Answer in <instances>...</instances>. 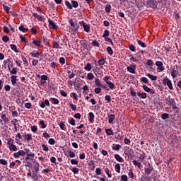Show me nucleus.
Masks as SVG:
<instances>
[{
  "mask_svg": "<svg viewBox=\"0 0 181 181\" xmlns=\"http://www.w3.org/2000/svg\"><path fill=\"white\" fill-rule=\"evenodd\" d=\"M69 23L72 28V29L71 30V32H72V33H76V32H78L80 25H78V22H74L73 19L70 18L69 20Z\"/></svg>",
  "mask_w": 181,
  "mask_h": 181,
  "instance_id": "nucleus-1",
  "label": "nucleus"
},
{
  "mask_svg": "<svg viewBox=\"0 0 181 181\" xmlns=\"http://www.w3.org/2000/svg\"><path fill=\"white\" fill-rule=\"evenodd\" d=\"M35 165L33 167V169L35 170V171H33V175L32 177L33 179H37L38 176H37V173H39V168L40 167V165L39 164V163H36V161H35Z\"/></svg>",
  "mask_w": 181,
  "mask_h": 181,
  "instance_id": "nucleus-2",
  "label": "nucleus"
},
{
  "mask_svg": "<svg viewBox=\"0 0 181 181\" xmlns=\"http://www.w3.org/2000/svg\"><path fill=\"white\" fill-rule=\"evenodd\" d=\"M25 155H26V157L25 158V160H33L35 159V153H30V150L29 148H25Z\"/></svg>",
  "mask_w": 181,
  "mask_h": 181,
  "instance_id": "nucleus-3",
  "label": "nucleus"
},
{
  "mask_svg": "<svg viewBox=\"0 0 181 181\" xmlns=\"http://www.w3.org/2000/svg\"><path fill=\"white\" fill-rule=\"evenodd\" d=\"M147 5L149 8L156 9L158 8V2L155 0H147Z\"/></svg>",
  "mask_w": 181,
  "mask_h": 181,
  "instance_id": "nucleus-4",
  "label": "nucleus"
},
{
  "mask_svg": "<svg viewBox=\"0 0 181 181\" xmlns=\"http://www.w3.org/2000/svg\"><path fill=\"white\" fill-rule=\"evenodd\" d=\"M163 84L164 86H168V87L170 90H173V86L172 85V81H170L169 78H164Z\"/></svg>",
  "mask_w": 181,
  "mask_h": 181,
  "instance_id": "nucleus-5",
  "label": "nucleus"
},
{
  "mask_svg": "<svg viewBox=\"0 0 181 181\" xmlns=\"http://www.w3.org/2000/svg\"><path fill=\"white\" fill-rule=\"evenodd\" d=\"M146 175H151L152 171L153 170V166L151 165L149 163L147 164L146 167L144 168Z\"/></svg>",
  "mask_w": 181,
  "mask_h": 181,
  "instance_id": "nucleus-6",
  "label": "nucleus"
},
{
  "mask_svg": "<svg viewBox=\"0 0 181 181\" xmlns=\"http://www.w3.org/2000/svg\"><path fill=\"white\" fill-rule=\"evenodd\" d=\"M165 101L166 104L168 105L170 107H172V105H174V104H176V102H175V99L170 97L165 98Z\"/></svg>",
  "mask_w": 181,
  "mask_h": 181,
  "instance_id": "nucleus-7",
  "label": "nucleus"
},
{
  "mask_svg": "<svg viewBox=\"0 0 181 181\" xmlns=\"http://www.w3.org/2000/svg\"><path fill=\"white\" fill-rule=\"evenodd\" d=\"M13 156L16 159H17V158H19V156H25V151L23 150H20L18 152L14 153Z\"/></svg>",
  "mask_w": 181,
  "mask_h": 181,
  "instance_id": "nucleus-8",
  "label": "nucleus"
},
{
  "mask_svg": "<svg viewBox=\"0 0 181 181\" xmlns=\"http://www.w3.org/2000/svg\"><path fill=\"white\" fill-rule=\"evenodd\" d=\"M156 66L158 67V69L160 70V71H163V70H165V66H163V62L160 61H157L156 62Z\"/></svg>",
  "mask_w": 181,
  "mask_h": 181,
  "instance_id": "nucleus-9",
  "label": "nucleus"
},
{
  "mask_svg": "<svg viewBox=\"0 0 181 181\" xmlns=\"http://www.w3.org/2000/svg\"><path fill=\"white\" fill-rule=\"evenodd\" d=\"M127 71L132 73V74H135V70L136 69V65H131L130 66H127Z\"/></svg>",
  "mask_w": 181,
  "mask_h": 181,
  "instance_id": "nucleus-10",
  "label": "nucleus"
},
{
  "mask_svg": "<svg viewBox=\"0 0 181 181\" xmlns=\"http://www.w3.org/2000/svg\"><path fill=\"white\" fill-rule=\"evenodd\" d=\"M143 88L146 93H150V94H155V90L153 89L149 88L146 85H143Z\"/></svg>",
  "mask_w": 181,
  "mask_h": 181,
  "instance_id": "nucleus-11",
  "label": "nucleus"
},
{
  "mask_svg": "<svg viewBox=\"0 0 181 181\" xmlns=\"http://www.w3.org/2000/svg\"><path fill=\"white\" fill-rule=\"evenodd\" d=\"M48 23H49V27L50 28H52L54 30H56L57 29V25H56V24L54 23V22H53V21L49 19Z\"/></svg>",
  "mask_w": 181,
  "mask_h": 181,
  "instance_id": "nucleus-12",
  "label": "nucleus"
},
{
  "mask_svg": "<svg viewBox=\"0 0 181 181\" xmlns=\"http://www.w3.org/2000/svg\"><path fill=\"white\" fill-rule=\"evenodd\" d=\"M23 138L25 139V141H26V142H30V141H32V134H23Z\"/></svg>",
  "mask_w": 181,
  "mask_h": 181,
  "instance_id": "nucleus-13",
  "label": "nucleus"
},
{
  "mask_svg": "<svg viewBox=\"0 0 181 181\" xmlns=\"http://www.w3.org/2000/svg\"><path fill=\"white\" fill-rule=\"evenodd\" d=\"M46 105L47 107H50V103L47 99H46L44 102H42L41 104L40 105V107H41V108H45Z\"/></svg>",
  "mask_w": 181,
  "mask_h": 181,
  "instance_id": "nucleus-14",
  "label": "nucleus"
},
{
  "mask_svg": "<svg viewBox=\"0 0 181 181\" xmlns=\"http://www.w3.org/2000/svg\"><path fill=\"white\" fill-rule=\"evenodd\" d=\"M171 76L173 78H176L179 76V71L173 68L171 71Z\"/></svg>",
  "mask_w": 181,
  "mask_h": 181,
  "instance_id": "nucleus-15",
  "label": "nucleus"
},
{
  "mask_svg": "<svg viewBox=\"0 0 181 181\" xmlns=\"http://www.w3.org/2000/svg\"><path fill=\"white\" fill-rule=\"evenodd\" d=\"M39 56H40V54L39 53V52L34 50L32 53H31V57H35L36 59H39Z\"/></svg>",
  "mask_w": 181,
  "mask_h": 181,
  "instance_id": "nucleus-16",
  "label": "nucleus"
},
{
  "mask_svg": "<svg viewBox=\"0 0 181 181\" xmlns=\"http://www.w3.org/2000/svg\"><path fill=\"white\" fill-rule=\"evenodd\" d=\"M108 118H109V120H108L109 124H112V122H114V119H115V115H109Z\"/></svg>",
  "mask_w": 181,
  "mask_h": 181,
  "instance_id": "nucleus-17",
  "label": "nucleus"
},
{
  "mask_svg": "<svg viewBox=\"0 0 181 181\" xmlns=\"http://www.w3.org/2000/svg\"><path fill=\"white\" fill-rule=\"evenodd\" d=\"M133 164L134 166H137L139 169H142V164L138 162L136 160H133Z\"/></svg>",
  "mask_w": 181,
  "mask_h": 181,
  "instance_id": "nucleus-18",
  "label": "nucleus"
},
{
  "mask_svg": "<svg viewBox=\"0 0 181 181\" xmlns=\"http://www.w3.org/2000/svg\"><path fill=\"white\" fill-rule=\"evenodd\" d=\"M9 150L13 152H16L18 151V147L15 146V144H11V146H8Z\"/></svg>",
  "mask_w": 181,
  "mask_h": 181,
  "instance_id": "nucleus-19",
  "label": "nucleus"
},
{
  "mask_svg": "<svg viewBox=\"0 0 181 181\" xmlns=\"http://www.w3.org/2000/svg\"><path fill=\"white\" fill-rule=\"evenodd\" d=\"M18 79H17L16 76L13 75V76H11V81L13 86H15V84H16V81Z\"/></svg>",
  "mask_w": 181,
  "mask_h": 181,
  "instance_id": "nucleus-20",
  "label": "nucleus"
},
{
  "mask_svg": "<svg viewBox=\"0 0 181 181\" xmlns=\"http://www.w3.org/2000/svg\"><path fill=\"white\" fill-rule=\"evenodd\" d=\"M21 139H22V135L21 133H18L16 137V144H19V142H21Z\"/></svg>",
  "mask_w": 181,
  "mask_h": 181,
  "instance_id": "nucleus-21",
  "label": "nucleus"
},
{
  "mask_svg": "<svg viewBox=\"0 0 181 181\" xmlns=\"http://www.w3.org/2000/svg\"><path fill=\"white\" fill-rule=\"evenodd\" d=\"M95 84L96 87H103V85H101V82L98 78H95Z\"/></svg>",
  "mask_w": 181,
  "mask_h": 181,
  "instance_id": "nucleus-22",
  "label": "nucleus"
},
{
  "mask_svg": "<svg viewBox=\"0 0 181 181\" xmlns=\"http://www.w3.org/2000/svg\"><path fill=\"white\" fill-rule=\"evenodd\" d=\"M115 159H116L117 162H122V160H124L122 157L119 156V154H115Z\"/></svg>",
  "mask_w": 181,
  "mask_h": 181,
  "instance_id": "nucleus-23",
  "label": "nucleus"
},
{
  "mask_svg": "<svg viewBox=\"0 0 181 181\" xmlns=\"http://www.w3.org/2000/svg\"><path fill=\"white\" fill-rule=\"evenodd\" d=\"M18 29L21 32H23V33H25V32H29V29L28 28H25V26H23V25H21L18 28Z\"/></svg>",
  "mask_w": 181,
  "mask_h": 181,
  "instance_id": "nucleus-24",
  "label": "nucleus"
},
{
  "mask_svg": "<svg viewBox=\"0 0 181 181\" xmlns=\"http://www.w3.org/2000/svg\"><path fill=\"white\" fill-rule=\"evenodd\" d=\"M66 153H68L70 158H76V153H74V152H73L72 151L68 150L66 151Z\"/></svg>",
  "mask_w": 181,
  "mask_h": 181,
  "instance_id": "nucleus-25",
  "label": "nucleus"
},
{
  "mask_svg": "<svg viewBox=\"0 0 181 181\" xmlns=\"http://www.w3.org/2000/svg\"><path fill=\"white\" fill-rule=\"evenodd\" d=\"M115 168L116 169V172L117 173H121V165L119 163H117L115 165Z\"/></svg>",
  "mask_w": 181,
  "mask_h": 181,
  "instance_id": "nucleus-26",
  "label": "nucleus"
},
{
  "mask_svg": "<svg viewBox=\"0 0 181 181\" xmlns=\"http://www.w3.org/2000/svg\"><path fill=\"white\" fill-rule=\"evenodd\" d=\"M99 66H104L105 64V59L102 58L98 61Z\"/></svg>",
  "mask_w": 181,
  "mask_h": 181,
  "instance_id": "nucleus-27",
  "label": "nucleus"
},
{
  "mask_svg": "<svg viewBox=\"0 0 181 181\" xmlns=\"http://www.w3.org/2000/svg\"><path fill=\"white\" fill-rule=\"evenodd\" d=\"M137 95H138V97H140V98H143V99L146 98V93H141L140 92H138Z\"/></svg>",
  "mask_w": 181,
  "mask_h": 181,
  "instance_id": "nucleus-28",
  "label": "nucleus"
},
{
  "mask_svg": "<svg viewBox=\"0 0 181 181\" xmlns=\"http://www.w3.org/2000/svg\"><path fill=\"white\" fill-rule=\"evenodd\" d=\"M49 101H51L52 104H59V103L58 99L57 98H49Z\"/></svg>",
  "mask_w": 181,
  "mask_h": 181,
  "instance_id": "nucleus-29",
  "label": "nucleus"
},
{
  "mask_svg": "<svg viewBox=\"0 0 181 181\" xmlns=\"http://www.w3.org/2000/svg\"><path fill=\"white\" fill-rule=\"evenodd\" d=\"M10 47L11 49L13 50V52H15L16 53H19V50H18V49H16V45H13V44H11L10 45Z\"/></svg>",
  "mask_w": 181,
  "mask_h": 181,
  "instance_id": "nucleus-30",
  "label": "nucleus"
},
{
  "mask_svg": "<svg viewBox=\"0 0 181 181\" xmlns=\"http://www.w3.org/2000/svg\"><path fill=\"white\" fill-rule=\"evenodd\" d=\"M105 12L107 13H110L111 12V5L110 4H107L105 6Z\"/></svg>",
  "mask_w": 181,
  "mask_h": 181,
  "instance_id": "nucleus-31",
  "label": "nucleus"
},
{
  "mask_svg": "<svg viewBox=\"0 0 181 181\" xmlns=\"http://www.w3.org/2000/svg\"><path fill=\"white\" fill-rule=\"evenodd\" d=\"M89 121L90 122H93V121H94V113L92 112H89Z\"/></svg>",
  "mask_w": 181,
  "mask_h": 181,
  "instance_id": "nucleus-32",
  "label": "nucleus"
},
{
  "mask_svg": "<svg viewBox=\"0 0 181 181\" xmlns=\"http://www.w3.org/2000/svg\"><path fill=\"white\" fill-rule=\"evenodd\" d=\"M147 76L149 77V78L151 80H152V81H155V80H156L158 78V77L156 76H153V75H152L151 74H148Z\"/></svg>",
  "mask_w": 181,
  "mask_h": 181,
  "instance_id": "nucleus-33",
  "label": "nucleus"
},
{
  "mask_svg": "<svg viewBox=\"0 0 181 181\" xmlns=\"http://www.w3.org/2000/svg\"><path fill=\"white\" fill-rule=\"evenodd\" d=\"M107 86H110V90H113V88H115V84H114V83H112L111 81L107 82Z\"/></svg>",
  "mask_w": 181,
  "mask_h": 181,
  "instance_id": "nucleus-34",
  "label": "nucleus"
},
{
  "mask_svg": "<svg viewBox=\"0 0 181 181\" xmlns=\"http://www.w3.org/2000/svg\"><path fill=\"white\" fill-rule=\"evenodd\" d=\"M105 173H106V175H107V177H109V178L112 177V175L111 174H110V169H108V168H105Z\"/></svg>",
  "mask_w": 181,
  "mask_h": 181,
  "instance_id": "nucleus-35",
  "label": "nucleus"
},
{
  "mask_svg": "<svg viewBox=\"0 0 181 181\" xmlns=\"http://www.w3.org/2000/svg\"><path fill=\"white\" fill-rule=\"evenodd\" d=\"M52 45H53L54 49H59V47H60V45H59V42H57L56 41H54L52 42Z\"/></svg>",
  "mask_w": 181,
  "mask_h": 181,
  "instance_id": "nucleus-36",
  "label": "nucleus"
},
{
  "mask_svg": "<svg viewBox=\"0 0 181 181\" xmlns=\"http://www.w3.org/2000/svg\"><path fill=\"white\" fill-rule=\"evenodd\" d=\"M107 135H114V132L111 129H105Z\"/></svg>",
  "mask_w": 181,
  "mask_h": 181,
  "instance_id": "nucleus-37",
  "label": "nucleus"
},
{
  "mask_svg": "<svg viewBox=\"0 0 181 181\" xmlns=\"http://www.w3.org/2000/svg\"><path fill=\"white\" fill-rule=\"evenodd\" d=\"M1 39L3 42H4V43H7V42H9V37H8V35L3 36Z\"/></svg>",
  "mask_w": 181,
  "mask_h": 181,
  "instance_id": "nucleus-38",
  "label": "nucleus"
},
{
  "mask_svg": "<svg viewBox=\"0 0 181 181\" xmlns=\"http://www.w3.org/2000/svg\"><path fill=\"white\" fill-rule=\"evenodd\" d=\"M107 52L110 56H112V54L114 53V52L112 51V48H111V47H107Z\"/></svg>",
  "mask_w": 181,
  "mask_h": 181,
  "instance_id": "nucleus-39",
  "label": "nucleus"
},
{
  "mask_svg": "<svg viewBox=\"0 0 181 181\" xmlns=\"http://www.w3.org/2000/svg\"><path fill=\"white\" fill-rule=\"evenodd\" d=\"M40 125H41L40 128H42V129H45V128H46V127H47V125L46 124H45L44 120H40Z\"/></svg>",
  "mask_w": 181,
  "mask_h": 181,
  "instance_id": "nucleus-40",
  "label": "nucleus"
},
{
  "mask_svg": "<svg viewBox=\"0 0 181 181\" xmlns=\"http://www.w3.org/2000/svg\"><path fill=\"white\" fill-rule=\"evenodd\" d=\"M128 176L130 177V179H134V171H132V169L129 170Z\"/></svg>",
  "mask_w": 181,
  "mask_h": 181,
  "instance_id": "nucleus-41",
  "label": "nucleus"
},
{
  "mask_svg": "<svg viewBox=\"0 0 181 181\" xmlns=\"http://www.w3.org/2000/svg\"><path fill=\"white\" fill-rule=\"evenodd\" d=\"M137 43L141 47H146V45H145V42L141 41V40H137Z\"/></svg>",
  "mask_w": 181,
  "mask_h": 181,
  "instance_id": "nucleus-42",
  "label": "nucleus"
},
{
  "mask_svg": "<svg viewBox=\"0 0 181 181\" xmlns=\"http://www.w3.org/2000/svg\"><path fill=\"white\" fill-rule=\"evenodd\" d=\"M112 148L113 149V151H119V149H121V145L116 144L115 146H112Z\"/></svg>",
  "mask_w": 181,
  "mask_h": 181,
  "instance_id": "nucleus-43",
  "label": "nucleus"
},
{
  "mask_svg": "<svg viewBox=\"0 0 181 181\" xmlns=\"http://www.w3.org/2000/svg\"><path fill=\"white\" fill-rule=\"evenodd\" d=\"M93 78H94V74H93V73H88L87 75V79L93 80Z\"/></svg>",
  "mask_w": 181,
  "mask_h": 181,
  "instance_id": "nucleus-44",
  "label": "nucleus"
},
{
  "mask_svg": "<svg viewBox=\"0 0 181 181\" xmlns=\"http://www.w3.org/2000/svg\"><path fill=\"white\" fill-rule=\"evenodd\" d=\"M108 36H110V31L108 30H105L103 35V37H108Z\"/></svg>",
  "mask_w": 181,
  "mask_h": 181,
  "instance_id": "nucleus-45",
  "label": "nucleus"
},
{
  "mask_svg": "<svg viewBox=\"0 0 181 181\" xmlns=\"http://www.w3.org/2000/svg\"><path fill=\"white\" fill-rule=\"evenodd\" d=\"M33 45H35V46H37V47H39V46H40V41L34 40L33 41Z\"/></svg>",
  "mask_w": 181,
  "mask_h": 181,
  "instance_id": "nucleus-46",
  "label": "nucleus"
},
{
  "mask_svg": "<svg viewBox=\"0 0 181 181\" xmlns=\"http://www.w3.org/2000/svg\"><path fill=\"white\" fill-rule=\"evenodd\" d=\"M85 70L90 71L91 70V64L88 63L86 66L84 67Z\"/></svg>",
  "mask_w": 181,
  "mask_h": 181,
  "instance_id": "nucleus-47",
  "label": "nucleus"
},
{
  "mask_svg": "<svg viewBox=\"0 0 181 181\" xmlns=\"http://www.w3.org/2000/svg\"><path fill=\"white\" fill-rule=\"evenodd\" d=\"M13 142H14L13 139H12V138H10L7 141V145L8 146H11V145H13Z\"/></svg>",
  "mask_w": 181,
  "mask_h": 181,
  "instance_id": "nucleus-48",
  "label": "nucleus"
},
{
  "mask_svg": "<svg viewBox=\"0 0 181 181\" xmlns=\"http://www.w3.org/2000/svg\"><path fill=\"white\" fill-rule=\"evenodd\" d=\"M161 118H162V119H168V118H169V114H168V113H163V114L161 115Z\"/></svg>",
  "mask_w": 181,
  "mask_h": 181,
  "instance_id": "nucleus-49",
  "label": "nucleus"
},
{
  "mask_svg": "<svg viewBox=\"0 0 181 181\" xmlns=\"http://www.w3.org/2000/svg\"><path fill=\"white\" fill-rule=\"evenodd\" d=\"M71 170L74 175H77V173L80 172V170L78 168H73Z\"/></svg>",
  "mask_w": 181,
  "mask_h": 181,
  "instance_id": "nucleus-50",
  "label": "nucleus"
},
{
  "mask_svg": "<svg viewBox=\"0 0 181 181\" xmlns=\"http://www.w3.org/2000/svg\"><path fill=\"white\" fill-rule=\"evenodd\" d=\"M11 74H17L18 69L16 67H13L12 70L10 71Z\"/></svg>",
  "mask_w": 181,
  "mask_h": 181,
  "instance_id": "nucleus-51",
  "label": "nucleus"
},
{
  "mask_svg": "<svg viewBox=\"0 0 181 181\" xmlns=\"http://www.w3.org/2000/svg\"><path fill=\"white\" fill-rule=\"evenodd\" d=\"M83 29L85 30V32H90V25H83Z\"/></svg>",
  "mask_w": 181,
  "mask_h": 181,
  "instance_id": "nucleus-52",
  "label": "nucleus"
},
{
  "mask_svg": "<svg viewBox=\"0 0 181 181\" xmlns=\"http://www.w3.org/2000/svg\"><path fill=\"white\" fill-rule=\"evenodd\" d=\"M0 164L6 165H8V161L5 159H0Z\"/></svg>",
  "mask_w": 181,
  "mask_h": 181,
  "instance_id": "nucleus-53",
  "label": "nucleus"
},
{
  "mask_svg": "<svg viewBox=\"0 0 181 181\" xmlns=\"http://www.w3.org/2000/svg\"><path fill=\"white\" fill-rule=\"evenodd\" d=\"M3 8L4 11H6V13H9V10L11 8H9L8 6H5V4H3Z\"/></svg>",
  "mask_w": 181,
  "mask_h": 181,
  "instance_id": "nucleus-54",
  "label": "nucleus"
},
{
  "mask_svg": "<svg viewBox=\"0 0 181 181\" xmlns=\"http://www.w3.org/2000/svg\"><path fill=\"white\" fill-rule=\"evenodd\" d=\"M72 111H76V110H77V106L73 103H70L69 104Z\"/></svg>",
  "mask_w": 181,
  "mask_h": 181,
  "instance_id": "nucleus-55",
  "label": "nucleus"
},
{
  "mask_svg": "<svg viewBox=\"0 0 181 181\" xmlns=\"http://www.w3.org/2000/svg\"><path fill=\"white\" fill-rule=\"evenodd\" d=\"M42 148L45 152H47L49 151V147L46 144H42Z\"/></svg>",
  "mask_w": 181,
  "mask_h": 181,
  "instance_id": "nucleus-56",
  "label": "nucleus"
},
{
  "mask_svg": "<svg viewBox=\"0 0 181 181\" xmlns=\"http://www.w3.org/2000/svg\"><path fill=\"white\" fill-rule=\"evenodd\" d=\"M1 117L3 119V120L4 121V122H8V121H9V119H8V117H6V115H2L1 116Z\"/></svg>",
  "mask_w": 181,
  "mask_h": 181,
  "instance_id": "nucleus-57",
  "label": "nucleus"
},
{
  "mask_svg": "<svg viewBox=\"0 0 181 181\" xmlns=\"http://www.w3.org/2000/svg\"><path fill=\"white\" fill-rule=\"evenodd\" d=\"M121 180L122 181H128V176H127L126 175H122Z\"/></svg>",
  "mask_w": 181,
  "mask_h": 181,
  "instance_id": "nucleus-58",
  "label": "nucleus"
},
{
  "mask_svg": "<svg viewBox=\"0 0 181 181\" xmlns=\"http://www.w3.org/2000/svg\"><path fill=\"white\" fill-rule=\"evenodd\" d=\"M147 66H153V61L152 59H148L146 62Z\"/></svg>",
  "mask_w": 181,
  "mask_h": 181,
  "instance_id": "nucleus-59",
  "label": "nucleus"
},
{
  "mask_svg": "<svg viewBox=\"0 0 181 181\" xmlns=\"http://www.w3.org/2000/svg\"><path fill=\"white\" fill-rule=\"evenodd\" d=\"M129 49L131 50V52H135V46L134 45H129Z\"/></svg>",
  "mask_w": 181,
  "mask_h": 181,
  "instance_id": "nucleus-60",
  "label": "nucleus"
},
{
  "mask_svg": "<svg viewBox=\"0 0 181 181\" xmlns=\"http://www.w3.org/2000/svg\"><path fill=\"white\" fill-rule=\"evenodd\" d=\"M59 127L61 128V129H62L63 131H64V127H66V125L64 124V122H61L59 123Z\"/></svg>",
  "mask_w": 181,
  "mask_h": 181,
  "instance_id": "nucleus-61",
  "label": "nucleus"
},
{
  "mask_svg": "<svg viewBox=\"0 0 181 181\" xmlns=\"http://www.w3.org/2000/svg\"><path fill=\"white\" fill-rule=\"evenodd\" d=\"M48 144H49V145H54V144H56V141H54V139H49Z\"/></svg>",
  "mask_w": 181,
  "mask_h": 181,
  "instance_id": "nucleus-62",
  "label": "nucleus"
},
{
  "mask_svg": "<svg viewBox=\"0 0 181 181\" xmlns=\"http://www.w3.org/2000/svg\"><path fill=\"white\" fill-rule=\"evenodd\" d=\"M32 132H37V126H32L31 127Z\"/></svg>",
  "mask_w": 181,
  "mask_h": 181,
  "instance_id": "nucleus-63",
  "label": "nucleus"
},
{
  "mask_svg": "<svg viewBox=\"0 0 181 181\" xmlns=\"http://www.w3.org/2000/svg\"><path fill=\"white\" fill-rule=\"evenodd\" d=\"M72 6L74 8H77V6H78V3L76 1H72Z\"/></svg>",
  "mask_w": 181,
  "mask_h": 181,
  "instance_id": "nucleus-64",
  "label": "nucleus"
}]
</instances>
